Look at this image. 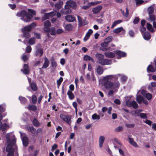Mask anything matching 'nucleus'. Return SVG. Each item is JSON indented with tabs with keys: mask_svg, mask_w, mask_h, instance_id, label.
Listing matches in <instances>:
<instances>
[{
	"mask_svg": "<svg viewBox=\"0 0 156 156\" xmlns=\"http://www.w3.org/2000/svg\"><path fill=\"white\" fill-rule=\"evenodd\" d=\"M30 86L31 89L34 90H36L37 88L35 84L34 83H31L30 84Z\"/></svg>",
	"mask_w": 156,
	"mask_h": 156,
	"instance_id": "obj_52",
	"label": "nucleus"
},
{
	"mask_svg": "<svg viewBox=\"0 0 156 156\" xmlns=\"http://www.w3.org/2000/svg\"><path fill=\"white\" fill-rule=\"evenodd\" d=\"M122 13L123 15L126 17H128L129 16V11L128 9L127 8L126 9V12H125L123 11H122Z\"/></svg>",
	"mask_w": 156,
	"mask_h": 156,
	"instance_id": "obj_47",
	"label": "nucleus"
},
{
	"mask_svg": "<svg viewBox=\"0 0 156 156\" xmlns=\"http://www.w3.org/2000/svg\"><path fill=\"white\" fill-rule=\"evenodd\" d=\"M112 63L111 60H109L108 59H103L102 60V62L101 63V65H110Z\"/></svg>",
	"mask_w": 156,
	"mask_h": 156,
	"instance_id": "obj_23",
	"label": "nucleus"
},
{
	"mask_svg": "<svg viewBox=\"0 0 156 156\" xmlns=\"http://www.w3.org/2000/svg\"><path fill=\"white\" fill-rule=\"evenodd\" d=\"M129 142L131 145L135 147H138V145L133 140V139L131 138H129Z\"/></svg>",
	"mask_w": 156,
	"mask_h": 156,
	"instance_id": "obj_31",
	"label": "nucleus"
},
{
	"mask_svg": "<svg viewBox=\"0 0 156 156\" xmlns=\"http://www.w3.org/2000/svg\"><path fill=\"white\" fill-rule=\"evenodd\" d=\"M120 76V74L110 75L106 76L103 77L104 86L106 89L109 90L108 94V96H112L116 92V90L119 88L120 85L118 81L112 82L111 81L114 79H117Z\"/></svg>",
	"mask_w": 156,
	"mask_h": 156,
	"instance_id": "obj_1",
	"label": "nucleus"
},
{
	"mask_svg": "<svg viewBox=\"0 0 156 156\" xmlns=\"http://www.w3.org/2000/svg\"><path fill=\"white\" fill-rule=\"evenodd\" d=\"M21 71L25 74H28L29 73V69L28 66L26 64H25L24 65L23 69H21Z\"/></svg>",
	"mask_w": 156,
	"mask_h": 156,
	"instance_id": "obj_21",
	"label": "nucleus"
},
{
	"mask_svg": "<svg viewBox=\"0 0 156 156\" xmlns=\"http://www.w3.org/2000/svg\"><path fill=\"white\" fill-rule=\"evenodd\" d=\"M122 22V21L121 20H116V21H115L112 27H111V28H114L115 26H116L117 24L121 23V22Z\"/></svg>",
	"mask_w": 156,
	"mask_h": 156,
	"instance_id": "obj_41",
	"label": "nucleus"
},
{
	"mask_svg": "<svg viewBox=\"0 0 156 156\" xmlns=\"http://www.w3.org/2000/svg\"><path fill=\"white\" fill-rule=\"evenodd\" d=\"M141 94L148 100H151L152 98V96L151 94L147 93L144 90L141 89Z\"/></svg>",
	"mask_w": 156,
	"mask_h": 156,
	"instance_id": "obj_9",
	"label": "nucleus"
},
{
	"mask_svg": "<svg viewBox=\"0 0 156 156\" xmlns=\"http://www.w3.org/2000/svg\"><path fill=\"white\" fill-rule=\"evenodd\" d=\"M6 138L7 139V145H9L16 147V139L15 135L12 133H10L7 134L6 135Z\"/></svg>",
	"mask_w": 156,
	"mask_h": 156,
	"instance_id": "obj_3",
	"label": "nucleus"
},
{
	"mask_svg": "<svg viewBox=\"0 0 156 156\" xmlns=\"http://www.w3.org/2000/svg\"><path fill=\"white\" fill-rule=\"evenodd\" d=\"M28 12L25 10L22 11L18 12L16 16L20 18L21 20L27 22H29L33 17L34 15H35L36 12L32 9H28Z\"/></svg>",
	"mask_w": 156,
	"mask_h": 156,
	"instance_id": "obj_2",
	"label": "nucleus"
},
{
	"mask_svg": "<svg viewBox=\"0 0 156 156\" xmlns=\"http://www.w3.org/2000/svg\"><path fill=\"white\" fill-rule=\"evenodd\" d=\"M105 140V137L103 136H101L99 139V145L100 147L102 146Z\"/></svg>",
	"mask_w": 156,
	"mask_h": 156,
	"instance_id": "obj_29",
	"label": "nucleus"
},
{
	"mask_svg": "<svg viewBox=\"0 0 156 156\" xmlns=\"http://www.w3.org/2000/svg\"><path fill=\"white\" fill-rule=\"evenodd\" d=\"M116 53L118 56L120 57H124L126 55V54L125 52L120 51H116Z\"/></svg>",
	"mask_w": 156,
	"mask_h": 156,
	"instance_id": "obj_34",
	"label": "nucleus"
},
{
	"mask_svg": "<svg viewBox=\"0 0 156 156\" xmlns=\"http://www.w3.org/2000/svg\"><path fill=\"white\" fill-rule=\"evenodd\" d=\"M12 124V122H11L10 123H9L8 124L6 123L2 124V123L0 122V130H1L2 131H5L7 128H9Z\"/></svg>",
	"mask_w": 156,
	"mask_h": 156,
	"instance_id": "obj_14",
	"label": "nucleus"
},
{
	"mask_svg": "<svg viewBox=\"0 0 156 156\" xmlns=\"http://www.w3.org/2000/svg\"><path fill=\"white\" fill-rule=\"evenodd\" d=\"M26 51L27 53H30L31 51V48L30 46H27L26 49Z\"/></svg>",
	"mask_w": 156,
	"mask_h": 156,
	"instance_id": "obj_59",
	"label": "nucleus"
},
{
	"mask_svg": "<svg viewBox=\"0 0 156 156\" xmlns=\"http://www.w3.org/2000/svg\"><path fill=\"white\" fill-rule=\"evenodd\" d=\"M105 55L107 57L113 58L115 56V54L112 52L108 51L105 53Z\"/></svg>",
	"mask_w": 156,
	"mask_h": 156,
	"instance_id": "obj_27",
	"label": "nucleus"
},
{
	"mask_svg": "<svg viewBox=\"0 0 156 156\" xmlns=\"http://www.w3.org/2000/svg\"><path fill=\"white\" fill-rule=\"evenodd\" d=\"M112 38L111 37H108L106 38L105 39V41L108 44L112 41Z\"/></svg>",
	"mask_w": 156,
	"mask_h": 156,
	"instance_id": "obj_55",
	"label": "nucleus"
},
{
	"mask_svg": "<svg viewBox=\"0 0 156 156\" xmlns=\"http://www.w3.org/2000/svg\"><path fill=\"white\" fill-rule=\"evenodd\" d=\"M51 26V23L49 21H45L44 23V31L48 33L50 32V27Z\"/></svg>",
	"mask_w": 156,
	"mask_h": 156,
	"instance_id": "obj_7",
	"label": "nucleus"
},
{
	"mask_svg": "<svg viewBox=\"0 0 156 156\" xmlns=\"http://www.w3.org/2000/svg\"><path fill=\"white\" fill-rule=\"evenodd\" d=\"M78 20L79 23V26L81 27L87 24V23L82 21V18L79 16H77Z\"/></svg>",
	"mask_w": 156,
	"mask_h": 156,
	"instance_id": "obj_25",
	"label": "nucleus"
},
{
	"mask_svg": "<svg viewBox=\"0 0 156 156\" xmlns=\"http://www.w3.org/2000/svg\"><path fill=\"white\" fill-rule=\"evenodd\" d=\"M63 4V2H60L59 3L56 4L55 5V6L56 9H59L61 7Z\"/></svg>",
	"mask_w": 156,
	"mask_h": 156,
	"instance_id": "obj_40",
	"label": "nucleus"
},
{
	"mask_svg": "<svg viewBox=\"0 0 156 156\" xmlns=\"http://www.w3.org/2000/svg\"><path fill=\"white\" fill-rule=\"evenodd\" d=\"M102 8L101 5H98L93 9L92 11L94 14H96L100 12Z\"/></svg>",
	"mask_w": 156,
	"mask_h": 156,
	"instance_id": "obj_19",
	"label": "nucleus"
},
{
	"mask_svg": "<svg viewBox=\"0 0 156 156\" xmlns=\"http://www.w3.org/2000/svg\"><path fill=\"white\" fill-rule=\"evenodd\" d=\"M13 147H15L9 145H7L6 150V151L8 152L7 156H13L14 151Z\"/></svg>",
	"mask_w": 156,
	"mask_h": 156,
	"instance_id": "obj_10",
	"label": "nucleus"
},
{
	"mask_svg": "<svg viewBox=\"0 0 156 156\" xmlns=\"http://www.w3.org/2000/svg\"><path fill=\"white\" fill-rule=\"evenodd\" d=\"M51 64L53 67L55 68L57 66L56 62L54 59L51 61Z\"/></svg>",
	"mask_w": 156,
	"mask_h": 156,
	"instance_id": "obj_56",
	"label": "nucleus"
},
{
	"mask_svg": "<svg viewBox=\"0 0 156 156\" xmlns=\"http://www.w3.org/2000/svg\"><path fill=\"white\" fill-rule=\"evenodd\" d=\"M142 111V110L137 109L132 112V114L135 116L139 115L138 114Z\"/></svg>",
	"mask_w": 156,
	"mask_h": 156,
	"instance_id": "obj_38",
	"label": "nucleus"
},
{
	"mask_svg": "<svg viewBox=\"0 0 156 156\" xmlns=\"http://www.w3.org/2000/svg\"><path fill=\"white\" fill-rule=\"evenodd\" d=\"M23 33L24 36L26 38H29L30 36V35L29 33V32H26V31H23Z\"/></svg>",
	"mask_w": 156,
	"mask_h": 156,
	"instance_id": "obj_54",
	"label": "nucleus"
},
{
	"mask_svg": "<svg viewBox=\"0 0 156 156\" xmlns=\"http://www.w3.org/2000/svg\"><path fill=\"white\" fill-rule=\"evenodd\" d=\"M63 79L62 77H61L58 80H57V84L58 85V87L60 85L61 83L63 81Z\"/></svg>",
	"mask_w": 156,
	"mask_h": 156,
	"instance_id": "obj_57",
	"label": "nucleus"
},
{
	"mask_svg": "<svg viewBox=\"0 0 156 156\" xmlns=\"http://www.w3.org/2000/svg\"><path fill=\"white\" fill-rule=\"evenodd\" d=\"M67 95L68 96L69 99L72 100L74 98V95L72 92L70 90H69L67 92Z\"/></svg>",
	"mask_w": 156,
	"mask_h": 156,
	"instance_id": "obj_35",
	"label": "nucleus"
},
{
	"mask_svg": "<svg viewBox=\"0 0 156 156\" xmlns=\"http://www.w3.org/2000/svg\"><path fill=\"white\" fill-rule=\"evenodd\" d=\"M21 137L22 138V140L23 145L25 147L27 146L28 144V140L27 138L24 136V134L22 133L21 132H20Z\"/></svg>",
	"mask_w": 156,
	"mask_h": 156,
	"instance_id": "obj_11",
	"label": "nucleus"
},
{
	"mask_svg": "<svg viewBox=\"0 0 156 156\" xmlns=\"http://www.w3.org/2000/svg\"><path fill=\"white\" fill-rule=\"evenodd\" d=\"M108 45V44L105 42V41L104 43L101 44V46L102 47L104 48H106Z\"/></svg>",
	"mask_w": 156,
	"mask_h": 156,
	"instance_id": "obj_60",
	"label": "nucleus"
},
{
	"mask_svg": "<svg viewBox=\"0 0 156 156\" xmlns=\"http://www.w3.org/2000/svg\"><path fill=\"white\" fill-rule=\"evenodd\" d=\"M127 79V77L124 75H122L121 76V80L122 82L125 81Z\"/></svg>",
	"mask_w": 156,
	"mask_h": 156,
	"instance_id": "obj_61",
	"label": "nucleus"
},
{
	"mask_svg": "<svg viewBox=\"0 0 156 156\" xmlns=\"http://www.w3.org/2000/svg\"><path fill=\"white\" fill-rule=\"evenodd\" d=\"M141 90H139L136 94V100L139 104L141 103L144 99L143 97L142 96L139 95L140 93H141Z\"/></svg>",
	"mask_w": 156,
	"mask_h": 156,
	"instance_id": "obj_13",
	"label": "nucleus"
},
{
	"mask_svg": "<svg viewBox=\"0 0 156 156\" xmlns=\"http://www.w3.org/2000/svg\"><path fill=\"white\" fill-rule=\"evenodd\" d=\"M33 122L34 125L36 126L37 127L39 126V122H38L37 120L35 119H34L33 120Z\"/></svg>",
	"mask_w": 156,
	"mask_h": 156,
	"instance_id": "obj_49",
	"label": "nucleus"
},
{
	"mask_svg": "<svg viewBox=\"0 0 156 156\" xmlns=\"http://www.w3.org/2000/svg\"><path fill=\"white\" fill-rule=\"evenodd\" d=\"M66 5L65 6V9L64 11H61V12L64 14H67L71 12V11H66L67 9H69L70 7H72V8H74L76 5L75 2L72 0H70L67 1L66 2Z\"/></svg>",
	"mask_w": 156,
	"mask_h": 156,
	"instance_id": "obj_4",
	"label": "nucleus"
},
{
	"mask_svg": "<svg viewBox=\"0 0 156 156\" xmlns=\"http://www.w3.org/2000/svg\"><path fill=\"white\" fill-rule=\"evenodd\" d=\"M135 125L133 124H126V126L128 128H133L134 127Z\"/></svg>",
	"mask_w": 156,
	"mask_h": 156,
	"instance_id": "obj_63",
	"label": "nucleus"
},
{
	"mask_svg": "<svg viewBox=\"0 0 156 156\" xmlns=\"http://www.w3.org/2000/svg\"><path fill=\"white\" fill-rule=\"evenodd\" d=\"M147 29L151 32H153L154 29L151 24L149 23H147Z\"/></svg>",
	"mask_w": 156,
	"mask_h": 156,
	"instance_id": "obj_43",
	"label": "nucleus"
},
{
	"mask_svg": "<svg viewBox=\"0 0 156 156\" xmlns=\"http://www.w3.org/2000/svg\"><path fill=\"white\" fill-rule=\"evenodd\" d=\"M93 31L91 29H89L86 34L85 36L83 38L84 41H87L89 38L90 35L93 33Z\"/></svg>",
	"mask_w": 156,
	"mask_h": 156,
	"instance_id": "obj_22",
	"label": "nucleus"
},
{
	"mask_svg": "<svg viewBox=\"0 0 156 156\" xmlns=\"http://www.w3.org/2000/svg\"><path fill=\"white\" fill-rule=\"evenodd\" d=\"M65 19L67 21L69 22H73L76 20L75 18L70 15H66L65 16Z\"/></svg>",
	"mask_w": 156,
	"mask_h": 156,
	"instance_id": "obj_17",
	"label": "nucleus"
},
{
	"mask_svg": "<svg viewBox=\"0 0 156 156\" xmlns=\"http://www.w3.org/2000/svg\"><path fill=\"white\" fill-rule=\"evenodd\" d=\"M44 61L42 68V69L47 68L49 66V61L48 59L46 57L44 58Z\"/></svg>",
	"mask_w": 156,
	"mask_h": 156,
	"instance_id": "obj_26",
	"label": "nucleus"
},
{
	"mask_svg": "<svg viewBox=\"0 0 156 156\" xmlns=\"http://www.w3.org/2000/svg\"><path fill=\"white\" fill-rule=\"evenodd\" d=\"M92 118L93 120H99L100 119V116L96 113H94L92 116Z\"/></svg>",
	"mask_w": 156,
	"mask_h": 156,
	"instance_id": "obj_39",
	"label": "nucleus"
},
{
	"mask_svg": "<svg viewBox=\"0 0 156 156\" xmlns=\"http://www.w3.org/2000/svg\"><path fill=\"white\" fill-rule=\"evenodd\" d=\"M95 56L98 59L97 62L101 65V63L104 59V55L101 54L97 53L95 55Z\"/></svg>",
	"mask_w": 156,
	"mask_h": 156,
	"instance_id": "obj_18",
	"label": "nucleus"
},
{
	"mask_svg": "<svg viewBox=\"0 0 156 156\" xmlns=\"http://www.w3.org/2000/svg\"><path fill=\"white\" fill-rule=\"evenodd\" d=\"M30 55L29 54L28 55H26L25 54H24L22 56V60L24 61H27Z\"/></svg>",
	"mask_w": 156,
	"mask_h": 156,
	"instance_id": "obj_36",
	"label": "nucleus"
},
{
	"mask_svg": "<svg viewBox=\"0 0 156 156\" xmlns=\"http://www.w3.org/2000/svg\"><path fill=\"white\" fill-rule=\"evenodd\" d=\"M83 59L85 61H90L91 62H94V59L90 56L88 55H85L84 56Z\"/></svg>",
	"mask_w": 156,
	"mask_h": 156,
	"instance_id": "obj_30",
	"label": "nucleus"
},
{
	"mask_svg": "<svg viewBox=\"0 0 156 156\" xmlns=\"http://www.w3.org/2000/svg\"><path fill=\"white\" fill-rule=\"evenodd\" d=\"M143 37L145 40H148L151 38V35L148 32H145L144 34Z\"/></svg>",
	"mask_w": 156,
	"mask_h": 156,
	"instance_id": "obj_33",
	"label": "nucleus"
},
{
	"mask_svg": "<svg viewBox=\"0 0 156 156\" xmlns=\"http://www.w3.org/2000/svg\"><path fill=\"white\" fill-rule=\"evenodd\" d=\"M131 106L135 109L137 108L138 107V104H137L136 102L134 101H132Z\"/></svg>",
	"mask_w": 156,
	"mask_h": 156,
	"instance_id": "obj_44",
	"label": "nucleus"
},
{
	"mask_svg": "<svg viewBox=\"0 0 156 156\" xmlns=\"http://www.w3.org/2000/svg\"><path fill=\"white\" fill-rule=\"evenodd\" d=\"M155 7V5H152L150 6L148 8V11L149 16L150 15H152V13H153L154 9Z\"/></svg>",
	"mask_w": 156,
	"mask_h": 156,
	"instance_id": "obj_28",
	"label": "nucleus"
},
{
	"mask_svg": "<svg viewBox=\"0 0 156 156\" xmlns=\"http://www.w3.org/2000/svg\"><path fill=\"white\" fill-rule=\"evenodd\" d=\"M28 110H31L33 111H35L36 110L37 108L36 106L34 105H30L27 107Z\"/></svg>",
	"mask_w": 156,
	"mask_h": 156,
	"instance_id": "obj_37",
	"label": "nucleus"
},
{
	"mask_svg": "<svg viewBox=\"0 0 156 156\" xmlns=\"http://www.w3.org/2000/svg\"><path fill=\"white\" fill-rule=\"evenodd\" d=\"M96 71L97 73L99 75H101L104 72L103 68L101 66H98L96 69Z\"/></svg>",
	"mask_w": 156,
	"mask_h": 156,
	"instance_id": "obj_24",
	"label": "nucleus"
},
{
	"mask_svg": "<svg viewBox=\"0 0 156 156\" xmlns=\"http://www.w3.org/2000/svg\"><path fill=\"white\" fill-rule=\"evenodd\" d=\"M64 28L66 31L69 32L73 30V26L71 24H68L66 25L64 27Z\"/></svg>",
	"mask_w": 156,
	"mask_h": 156,
	"instance_id": "obj_20",
	"label": "nucleus"
},
{
	"mask_svg": "<svg viewBox=\"0 0 156 156\" xmlns=\"http://www.w3.org/2000/svg\"><path fill=\"white\" fill-rule=\"evenodd\" d=\"M136 5L139 6L144 3V1L143 0H135Z\"/></svg>",
	"mask_w": 156,
	"mask_h": 156,
	"instance_id": "obj_45",
	"label": "nucleus"
},
{
	"mask_svg": "<svg viewBox=\"0 0 156 156\" xmlns=\"http://www.w3.org/2000/svg\"><path fill=\"white\" fill-rule=\"evenodd\" d=\"M37 98L36 96L33 95L32 97V101L33 104H35L36 102Z\"/></svg>",
	"mask_w": 156,
	"mask_h": 156,
	"instance_id": "obj_48",
	"label": "nucleus"
},
{
	"mask_svg": "<svg viewBox=\"0 0 156 156\" xmlns=\"http://www.w3.org/2000/svg\"><path fill=\"white\" fill-rule=\"evenodd\" d=\"M35 43V39L34 38H31L29 41V44L30 45H33Z\"/></svg>",
	"mask_w": 156,
	"mask_h": 156,
	"instance_id": "obj_51",
	"label": "nucleus"
},
{
	"mask_svg": "<svg viewBox=\"0 0 156 156\" xmlns=\"http://www.w3.org/2000/svg\"><path fill=\"white\" fill-rule=\"evenodd\" d=\"M43 54L42 49L41 48V45L38 44L36 46L35 55L41 56Z\"/></svg>",
	"mask_w": 156,
	"mask_h": 156,
	"instance_id": "obj_8",
	"label": "nucleus"
},
{
	"mask_svg": "<svg viewBox=\"0 0 156 156\" xmlns=\"http://www.w3.org/2000/svg\"><path fill=\"white\" fill-rule=\"evenodd\" d=\"M50 34L52 35H55L56 34L55 30L54 27H52L50 29Z\"/></svg>",
	"mask_w": 156,
	"mask_h": 156,
	"instance_id": "obj_50",
	"label": "nucleus"
},
{
	"mask_svg": "<svg viewBox=\"0 0 156 156\" xmlns=\"http://www.w3.org/2000/svg\"><path fill=\"white\" fill-rule=\"evenodd\" d=\"M123 127L122 126H119L116 128L115 129V131L116 132H119L122 130Z\"/></svg>",
	"mask_w": 156,
	"mask_h": 156,
	"instance_id": "obj_53",
	"label": "nucleus"
},
{
	"mask_svg": "<svg viewBox=\"0 0 156 156\" xmlns=\"http://www.w3.org/2000/svg\"><path fill=\"white\" fill-rule=\"evenodd\" d=\"M139 116H140L141 118L143 119H146L147 118V114L145 113H140L139 114Z\"/></svg>",
	"mask_w": 156,
	"mask_h": 156,
	"instance_id": "obj_58",
	"label": "nucleus"
},
{
	"mask_svg": "<svg viewBox=\"0 0 156 156\" xmlns=\"http://www.w3.org/2000/svg\"><path fill=\"white\" fill-rule=\"evenodd\" d=\"M126 106L128 107H131L132 101L131 102L129 99H126Z\"/></svg>",
	"mask_w": 156,
	"mask_h": 156,
	"instance_id": "obj_46",
	"label": "nucleus"
},
{
	"mask_svg": "<svg viewBox=\"0 0 156 156\" xmlns=\"http://www.w3.org/2000/svg\"><path fill=\"white\" fill-rule=\"evenodd\" d=\"M155 71V69L154 67L151 65H149L148 66L147 68V73L150 72L153 73Z\"/></svg>",
	"mask_w": 156,
	"mask_h": 156,
	"instance_id": "obj_32",
	"label": "nucleus"
},
{
	"mask_svg": "<svg viewBox=\"0 0 156 156\" xmlns=\"http://www.w3.org/2000/svg\"><path fill=\"white\" fill-rule=\"evenodd\" d=\"M56 33L59 34L64 32V30L62 29H58L56 30Z\"/></svg>",
	"mask_w": 156,
	"mask_h": 156,
	"instance_id": "obj_62",
	"label": "nucleus"
},
{
	"mask_svg": "<svg viewBox=\"0 0 156 156\" xmlns=\"http://www.w3.org/2000/svg\"><path fill=\"white\" fill-rule=\"evenodd\" d=\"M113 32L115 33H120L121 34H124L125 33V30L122 27H118L115 29Z\"/></svg>",
	"mask_w": 156,
	"mask_h": 156,
	"instance_id": "obj_15",
	"label": "nucleus"
},
{
	"mask_svg": "<svg viewBox=\"0 0 156 156\" xmlns=\"http://www.w3.org/2000/svg\"><path fill=\"white\" fill-rule=\"evenodd\" d=\"M36 26V24L34 23H32L30 25L28 26L25 27L24 28L22 29V30L23 33V31H26V32H29L30 30L32 28H33L35 27Z\"/></svg>",
	"mask_w": 156,
	"mask_h": 156,
	"instance_id": "obj_12",
	"label": "nucleus"
},
{
	"mask_svg": "<svg viewBox=\"0 0 156 156\" xmlns=\"http://www.w3.org/2000/svg\"><path fill=\"white\" fill-rule=\"evenodd\" d=\"M56 14V12L54 11L49 13H46L44 14V16L42 17V20L44 21L47 19H48L50 17H52L55 16Z\"/></svg>",
	"mask_w": 156,
	"mask_h": 156,
	"instance_id": "obj_6",
	"label": "nucleus"
},
{
	"mask_svg": "<svg viewBox=\"0 0 156 156\" xmlns=\"http://www.w3.org/2000/svg\"><path fill=\"white\" fill-rule=\"evenodd\" d=\"M19 100L22 103H24L26 102L27 100L24 97L22 96H20L19 98Z\"/></svg>",
	"mask_w": 156,
	"mask_h": 156,
	"instance_id": "obj_42",
	"label": "nucleus"
},
{
	"mask_svg": "<svg viewBox=\"0 0 156 156\" xmlns=\"http://www.w3.org/2000/svg\"><path fill=\"white\" fill-rule=\"evenodd\" d=\"M60 117L62 120L66 122L69 124L71 123V116L61 114L60 115Z\"/></svg>",
	"mask_w": 156,
	"mask_h": 156,
	"instance_id": "obj_5",
	"label": "nucleus"
},
{
	"mask_svg": "<svg viewBox=\"0 0 156 156\" xmlns=\"http://www.w3.org/2000/svg\"><path fill=\"white\" fill-rule=\"evenodd\" d=\"M28 129L32 133H34L35 131V129L32 126L29 127Z\"/></svg>",
	"mask_w": 156,
	"mask_h": 156,
	"instance_id": "obj_64",
	"label": "nucleus"
},
{
	"mask_svg": "<svg viewBox=\"0 0 156 156\" xmlns=\"http://www.w3.org/2000/svg\"><path fill=\"white\" fill-rule=\"evenodd\" d=\"M155 20V17L154 15H150V18L147 19L149 22H153V27L154 28H156V22L154 21Z\"/></svg>",
	"mask_w": 156,
	"mask_h": 156,
	"instance_id": "obj_16",
	"label": "nucleus"
}]
</instances>
